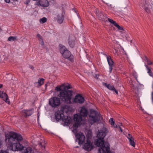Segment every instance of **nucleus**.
<instances>
[{
	"mask_svg": "<svg viewBox=\"0 0 153 153\" xmlns=\"http://www.w3.org/2000/svg\"><path fill=\"white\" fill-rule=\"evenodd\" d=\"M8 139L9 143L8 146L9 149L13 151L23 150V153H31L32 149L31 147H24L19 142L23 140V138L20 134L11 131L9 133Z\"/></svg>",
	"mask_w": 153,
	"mask_h": 153,
	"instance_id": "f257e3e1",
	"label": "nucleus"
},
{
	"mask_svg": "<svg viewBox=\"0 0 153 153\" xmlns=\"http://www.w3.org/2000/svg\"><path fill=\"white\" fill-rule=\"evenodd\" d=\"M80 114L84 117H87L88 115L87 120L85 121L84 124L88 123L89 126L98 122L100 119V115L98 111L93 109H91L88 113L87 109L84 107L81 108Z\"/></svg>",
	"mask_w": 153,
	"mask_h": 153,
	"instance_id": "f03ea898",
	"label": "nucleus"
},
{
	"mask_svg": "<svg viewBox=\"0 0 153 153\" xmlns=\"http://www.w3.org/2000/svg\"><path fill=\"white\" fill-rule=\"evenodd\" d=\"M72 86L68 83L62 84L60 86H57L55 90L57 91H61L59 95V97L62 101L67 103L71 102V97L73 93V91L71 90L65 91L66 89L71 88Z\"/></svg>",
	"mask_w": 153,
	"mask_h": 153,
	"instance_id": "7ed1b4c3",
	"label": "nucleus"
},
{
	"mask_svg": "<svg viewBox=\"0 0 153 153\" xmlns=\"http://www.w3.org/2000/svg\"><path fill=\"white\" fill-rule=\"evenodd\" d=\"M68 107V106L66 105L62 107L60 111H57L55 113V118L57 121L62 120L66 125L69 124L72 120L70 117L65 116L64 114L65 111L66 113L67 112V111L65 110V109Z\"/></svg>",
	"mask_w": 153,
	"mask_h": 153,
	"instance_id": "20e7f679",
	"label": "nucleus"
},
{
	"mask_svg": "<svg viewBox=\"0 0 153 153\" xmlns=\"http://www.w3.org/2000/svg\"><path fill=\"white\" fill-rule=\"evenodd\" d=\"M60 51L62 56L65 58L69 59L71 62L74 61V56L71 54L70 51L68 50L65 46L59 45Z\"/></svg>",
	"mask_w": 153,
	"mask_h": 153,
	"instance_id": "39448f33",
	"label": "nucleus"
},
{
	"mask_svg": "<svg viewBox=\"0 0 153 153\" xmlns=\"http://www.w3.org/2000/svg\"><path fill=\"white\" fill-rule=\"evenodd\" d=\"M73 132L75 134L76 138V141L78 142V144L81 145H82L85 140V137L83 133L79 132L77 133V128H73Z\"/></svg>",
	"mask_w": 153,
	"mask_h": 153,
	"instance_id": "423d86ee",
	"label": "nucleus"
},
{
	"mask_svg": "<svg viewBox=\"0 0 153 153\" xmlns=\"http://www.w3.org/2000/svg\"><path fill=\"white\" fill-rule=\"evenodd\" d=\"M60 103V99L56 97H52L49 100V104L52 107H56L59 106Z\"/></svg>",
	"mask_w": 153,
	"mask_h": 153,
	"instance_id": "0eeeda50",
	"label": "nucleus"
},
{
	"mask_svg": "<svg viewBox=\"0 0 153 153\" xmlns=\"http://www.w3.org/2000/svg\"><path fill=\"white\" fill-rule=\"evenodd\" d=\"M83 147L85 150L89 151L94 148V146L93 142H91L88 138H87Z\"/></svg>",
	"mask_w": 153,
	"mask_h": 153,
	"instance_id": "6e6552de",
	"label": "nucleus"
},
{
	"mask_svg": "<svg viewBox=\"0 0 153 153\" xmlns=\"http://www.w3.org/2000/svg\"><path fill=\"white\" fill-rule=\"evenodd\" d=\"M141 6L147 13L150 12V9L151 5L149 3L148 1L146 0H142Z\"/></svg>",
	"mask_w": 153,
	"mask_h": 153,
	"instance_id": "1a4fd4ad",
	"label": "nucleus"
},
{
	"mask_svg": "<svg viewBox=\"0 0 153 153\" xmlns=\"http://www.w3.org/2000/svg\"><path fill=\"white\" fill-rule=\"evenodd\" d=\"M65 13L64 10H62L61 14H58L56 18L57 22L59 24H61L63 22L65 19Z\"/></svg>",
	"mask_w": 153,
	"mask_h": 153,
	"instance_id": "9d476101",
	"label": "nucleus"
},
{
	"mask_svg": "<svg viewBox=\"0 0 153 153\" xmlns=\"http://www.w3.org/2000/svg\"><path fill=\"white\" fill-rule=\"evenodd\" d=\"M84 101L85 99L84 97L79 94L76 95L75 97L74 102L76 103L82 104Z\"/></svg>",
	"mask_w": 153,
	"mask_h": 153,
	"instance_id": "9b49d317",
	"label": "nucleus"
},
{
	"mask_svg": "<svg viewBox=\"0 0 153 153\" xmlns=\"http://www.w3.org/2000/svg\"><path fill=\"white\" fill-rule=\"evenodd\" d=\"M107 60L109 65V70L110 73H111L114 66V62L111 59L110 56H109L107 57Z\"/></svg>",
	"mask_w": 153,
	"mask_h": 153,
	"instance_id": "f8f14e48",
	"label": "nucleus"
},
{
	"mask_svg": "<svg viewBox=\"0 0 153 153\" xmlns=\"http://www.w3.org/2000/svg\"><path fill=\"white\" fill-rule=\"evenodd\" d=\"M0 97L5 101L6 103H10V102L8 99L7 95L4 92L0 91Z\"/></svg>",
	"mask_w": 153,
	"mask_h": 153,
	"instance_id": "ddd939ff",
	"label": "nucleus"
},
{
	"mask_svg": "<svg viewBox=\"0 0 153 153\" xmlns=\"http://www.w3.org/2000/svg\"><path fill=\"white\" fill-rule=\"evenodd\" d=\"M75 37L72 35L69 36L68 39V43L69 46L71 48H73L75 45Z\"/></svg>",
	"mask_w": 153,
	"mask_h": 153,
	"instance_id": "4468645a",
	"label": "nucleus"
},
{
	"mask_svg": "<svg viewBox=\"0 0 153 153\" xmlns=\"http://www.w3.org/2000/svg\"><path fill=\"white\" fill-rule=\"evenodd\" d=\"M96 14L100 20H105L106 19V15H104L101 11L97 10L96 11Z\"/></svg>",
	"mask_w": 153,
	"mask_h": 153,
	"instance_id": "2eb2a0df",
	"label": "nucleus"
},
{
	"mask_svg": "<svg viewBox=\"0 0 153 153\" xmlns=\"http://www.w3.org/2000/svg\"><path fill=\"white\" fill-rule=\"evenodd\" d=\"M33 110L32 109L29 110H23L22 113L24 114V116L26 117L31 115L33 113Z\"/></svg>",
	"mask_w": 153,
	"mask_h": 153,
	"instance_id": "dca6fc26",
	"label": "nucleus"
},
{
	"mask_svg": "<svg viewBox=\"0 0 153 153\" xmlns=\"http://www.w3.org/2000/svg\"><path fill=\"white\" fill-rule=\"evenodd\" d=\"M82 116L80 114H76L74 116V120L76 122L80 123L82 120Z\"/></svg>",
	"mask_w": 153,
	"mask_h": 153,
	"instance_id": "f3484780",
	"label": "nucleus"
},
{
	"mask_svg": "<svg viewBox=\"0 0 153 153\" xmlns=\"http://www.w3.org/2000/svg\"><path fill=\"white\" fill-rule=\"evenodd\" d=\"M102 84L103 86L110 90L114 91V90H115V88L113 85H112L110 84H107V83L104 82H102Z\"/></svg>",
	"mask_w": 153,
	"mask_h": 153,
	"instance_id": "a211bd4d",
	"label": "nucleus"
},
{
	"mask_svg": "<svg viewBox=\"0 0 153 153\" xmlns=\"http://www.w3.org/2000/svg\"><path fill=\"white\" fill-rule=\"evenodd\" d=\"M49 5V2L47 0H41V6L43 7H47Z\"/></svg>",
	"mask_w": 153,
	"mask_h": 153,
	"instance_id": "6ab92c4d",
	"label": "nucleus"
},
{
	"mask_svg": "<svg viewBox=\"0 0 153 153\" xmlns=\"http://www.w3.org/2000/svg\"><path fill=\"white\" fill-rule=\"evenodd\" d=\"M145 66L146 67L147 70V73L149 75L151 76H153V73L151 70V69L150 67L146 65H145Z\"/></svg>",
	"mask_w": 153,
	"mask_h": 153,
	"instance_id": "aec40b11",
	"label": "nucleus"
},
{
	"mask_svg": "<svg viewBox=\"0 0 153 153\" xmlns=\"http://www.w3.org/2000/svg\"><path fill=\"white\" fill-rule=\"evenodd\" d=\"M128 139L129 140L130 145L133 147H135V143L134 141V139L133 137H128Z\"/></svg>",
	"mask_w": 153,
	"mask_h": 153,
	"instance_id": "412c9836",
	"label": "nucleus"
},
{
	"mask_svg": "<svg viewBox=\"0 0 153 153\" xmlns=\"http://www.w3.org/2000/svg\"><path fill=\"white\" fill-rule=\"evenodd\" d=\"M45 144L46 143L44 140H41V141L39 143V145L42 149H45Z\"/></svg>",
	"mask_w": 153,
	"mask_h": 153,
	"instance_id": "4be33fe9",
	"label": "nucleus"
},
{
	"mask_svg": "<svg viewBox=\"0 0 153 153\" xmlns=\"http://www.w3.org/2000/svg\"><path fill=\"white\" fill-rule=\"evenodd\" d=\"M44 79L42 78L39 79L37 82L38 87L41 86L44 83Z\"/></svg>",
	"mask_w": 153,
	"mask_h": 153,
	"instance_id": "5701e85b",
	"label": "nucleus"
},
{
	"mask_svg": "<svg viewBox=\"0 0 153 153\" xmlns=\"http://www.w3.org/2000/svg\"><path fill=\"white\" fill-rule=\"evenodd\" d=\"M144 60L147 62L148 65H151L152 64V62L146 56H145Z\"/></svg>",
	"mask_w": 153,
	"mask_h": 153,
	"instance_id": "b1692460",
	"label": "nucleus"
},
{
	"mask_svg": "<svg viewBox=\"0 0 153 153\" xmlns=\"http://www.w3.org/2000/svg\"><path fill=\"white\" fill-rule=\"evenodd\" d=\"M80 126V123L78 122H76L73 125V128H77L78 127Z\"/></svg>",
	"mask_w": 153,
	"mask_h": 153,
	"instance_id": "393cba45",
	"label": "nucleus"
},
{
	"mask_svg": "<svg viewBox=\"0 0 153 153\" xmlns=\"http://www.w3.org/2000/svg\"><path fill=\"white\" fill-rule=\"evenodd\" d=\"M114 25L119 30H124L123 28L122 27L119 26V25L117 23L114 24Z\"/></svg>",
	"mask_w": 153,
	"mask_h": 153,
	"instance_id": "a878e982",
	"label": "nucleus"
},
{
	"mask_svg": "<svg viewBox=\"0 0 153 153\" xmlns=\"http://www.w3.org/2000/svg\"><path fill=\"white\" fill-rule=\"evenodd\" d=\"M47 20V18L45 17H44L42 19H40L39 20V21L41 23H44L46 22Z\"/></svg>",
	"mask_w": 153,
	"mask_h": 153,
	"instance_id": "bb28decb",
	"label": "nucleus"
},
{
	"mask_svg": "<svg viewBox=\"0 0 153 153\" xmlns=\"http://www.w3.org/2000/svg\"><path fill=\"white\" fill-rule=\"evenodd\" d=\"M16 37L14 36H10L8 39L9 41H14L16 39Z\"/></svg>",
	"mask_w": 153,
	"mask_h": 153,
	"instance_id": "cd10ccee",
	"label": "nucleus"
},
{
	"mask_svg": "<svg viewBox=\"0 0 153 153\" xmlns=\"http://www.w3.org/2000/svg\"><path fill=\"white\" fill-rule=\"evenodd\" d=\"M108 19L109 22H110L112 24L114 25V24H115L116 23L115 21H114L112 19L109 18H108Z\"/></svg>",
	"mask_w": 153,
	"mask_h": 153,
	"instance_id": "c85d7f7f",
	"label": "nucleus"
},
{
	"mask_svg": "<svg viewBox=\"0 0 153 153\" xmlns=\"http://www.w3.org/2000/svg\"><path fill=\"white\" fill-rule=\"evenodd\" d=\"M37 36L38 37V40L39 41H41L43 40L42 36H41L39 34H37Z\"/></svg>",
	"mask_w": 153,
	"mask_h": 153,
	"instance_id": "c756f323",
	"label": "nucleus"
},
{
	"mask_svg": "<svg viewBox=\"0 0 153 153\" xmlns=\"http://www.w3.org/2000/svg\"><path fill=\"white\" fill-rule=\"evenodd\" d=\"M41 0H39L38 1H37L36 2V4L38 6L40 5L41 6Z\"/></svg>",
	"mask_w": 153,
	"mask_h": 153,
	"instance_id": "7c9ffc66",
	"label": "nucleus"
},
{
	"mask_svg": "<svg viewBox=\"0 0 153 153\" xmlns=\"http://www.w3.org/2000/svg\"><path fill=\"white\" fill-rule=\"evenodd\" d=\"M109 122L111 123V124H114V121L113 120V119L112 118H111L109 120Z\"/></svg>",
	"mask_w": 153,
	"mask_h": 153,
	"instance_id": "2f4dec72",
	"label": "nucleus"
},
{
	"mask_svg": "<svg viewBox=\"0 0 153 153\" xmlns=\"http://www.w3.org/2000/svg\"><path fill=\"white\" fill-rule=\"evenodd\" d=\"M132 74L133 76H137V74L135 71L132 72Z\"/></svg>",
	"mask_w": 153,
	"mask_h": 153,
	"instance_id": "473e14b6",
	"label": "nucleus"
},
{
	"mask_svg": "<svg viewBox=\"0 0 153 153\" xmlns=\"http://www.w3.org/2000/svg\"><path fill=\"white\" fill-rule=\"evenodd\" d=\"M111 125L114 128H116L117 127V125L115 123H114V124H112Z\"/></svg>",
	"mask_w": 153,
	"mask_h": 153,
	"instance_id": "72a5a7b5",
	"label": "nucleus"
},
{
	"mask_svg": "<svg viewBox=\"0 0 153 153\" xmlns=\"http://www.w3.org/2000/svg\"><path fill=\"white\" fill-rule=\"evenodd\" d=\"M0 153H8L7 151L1 150L0 152Z\"/></svg>",
	"mask_w": 153,
	"mask_h": 153,
	"instance_id": "f704fd0d",
	"label": "nucleus"
},
{
	"mask_svg": "<svg viewBox=\"0 0 153 153\" xmlns=\"http://www.w3.org/2000/svg\"><path fill=\"white\" fill-rule=\"evenodd\" d=\"M40 44L42 45H44V42L43 41V40L41 41H40Z\"/></svg>",
	"mask_w": 153,
	"mask_h": 153,
	"instance_id": "c9c22d12",
	"label": "nucleus"
},
{
	"mask_svg": "<svg viewBox=\"0 0 153 153\" xmlns=\"http://www.w3.org/2000/svg\"><path fill=\"white\" fill-rule=\"evenodd\" d=\"M29 68L31 69L32 70H33L34 69V67L32 66V65H30L29 66Z\"/></svg>",
	"mask_w": 153,
	"mask_h": 153,
	"instance_id": "e433bc0d",
	"label": "nucleus"
},
{
	"mask_svg": "<svg viewBox=\"0 0 153 153\" xmlns=\"http://www.w3.org/2000/svg\"><path fill=\"white\" fill-rule=\"evenodd\" d=\"M5 2L7 3H9L10 2V0H4Z\"/></svg>",
	"mask_w": 153,
	"mask_h": 153,
	"instance_id": "4c0bfd02",
	"label": "nucleus"
},
{
	"mask_svg": "<svg viewBox=\"0 0 153 153\" xmlns=\"http://www.w3.org/2000/svg\"><path fill=\"white\" fill-rule=\"evenodd\" d=\"M114 91H115V93L117 94H118V91H117V90L115 88V90H114Z\"/></svg>",
	"mask_w": 153,
	"mask_h": 153,
	"instance_id": "58836bf2",
	"label": "nucleus"
},
{
	"mask_svg": "<svg viewBox=\"0 0 153 153\" xmlns=\"http://www.w3.org/2000/svg\"><path fill=\"white\" fill-rule=\"evenodd\" d=\"M7 75H9L10 76H13L12 74H7Z\"/></svg>",
	"mask_w": 153,
	"mask_h": 153,
	"instance_id": "ea45409f",
	"label": "nucleus"
},
{
	"mask_svg": "<svg viewBox=\"0 0 153 153\" xmlns=\"http://www.w3.org/2000/svg\"><path fill=\"white\" fill-rule=\"evenodd\" d=\"M132 137L130 134H128V137Z\"/></svg>",
	"mask_w": 153,
	"mask_h": 153,
	"instance_id": "a19ab883",
	"label": "nucleus"
},
{
	"mask_svg": "<svg viewBox=\"0 0 153 153\" xmlns=\"http://www.w3.org/2000/svg\"><path fill=\"white\" fill-rule=\"evenodd\" d=\"M2 87H3V85L0 84V88H1Z\"/></svg>",
	"mask_w": 153,
	"mask_h": 153,
	"instance_id": "79ce46f5",
	"label": "nucleus"
},
{
	"mask_svg": "<svg viewBox=\"0 0 153 153\" xmlns=\"http://www.w3.org/2000/svg\"><path fill=\"white\" fill-rule=\"evenodd\" d=\"M119 128L121 131V132H122L123 131L122 129H121V128L120 127H119Z\"/></svg>",
	"mask_w": 153,
	"mask_h": 153,
	"instance_id": "37998d69",
	"label": "nucleus"
},
{
	"mask_svg": "<svg viewBox=\"0 0 153 153\" xmlns=\"http://www.w3.org/2000/svg\"><path fill=\"white\" fill-rule=\"evenodd\" d=\"M111 6V4H110V5H108L109 6Z\"/></svg>",
	"mask_w": 153,
	"mask_h": 153,
	"instance_id": "c03bdc74",
	"label": "nucleus"
},
{
	"mask_svg": "<svg viewBox=\"0 0 153 153\" xmlns=\"http://www.w3.org/2000/svg\"><path fill=\"white\" fill-rule=\"evenodd\" d=\"M114 50H115L116 52H117V50H116L115 49H114Z\"/></svg>",
	"mask_w": 153,
	"mask_h": 153,
	"instance_id": "a18cd8bd",
	"label": "nucleus"
},
{
	"mask_svg": "<svg viewBox=\"0 0 153 153\" xmlns=\"http://www.w3.org/2000/svg\"><path fill=\"white\" fill-rule=\"evenodd\" d=\"M66 56H67V55H68V54H67V53H66Z\"/></svg>",
	"mask_w": 153,
	"mask_h": 153,
	"instance_id": "49530a36",
	"label": "nucleus"
},
{
	"mask_svg": "<svg viewBox=\"0 0 153 153\" xmlns=\"http://www.w3.org/2000/svg\"><path fill=\"white\" fill-rule=\"evenodd\" d=\"M97 79H98V77H97Z\"/></svg>",
	"mask_w": 153,
	"mask_h": 153,
	"instance_id": "de8ad7c7",
	"label": "nucleus"
},
{
	"mask_svg": "<svg viewBox=\"0 0 153 153\" xmlns=\"http://www.w3.org/2000/svg\"><path fill=\"white\" fill-rule=\"evenodd\" d=\"M152 70H153V69Z\"/></svg>",
	"mask_w": 153,
	"mask_h": 153,
	"instance_id": "09e8293b",
	"label": "nucleus"
}]
</instances>
